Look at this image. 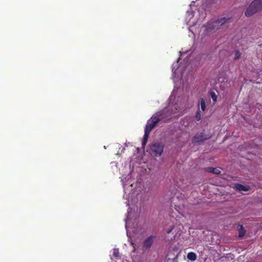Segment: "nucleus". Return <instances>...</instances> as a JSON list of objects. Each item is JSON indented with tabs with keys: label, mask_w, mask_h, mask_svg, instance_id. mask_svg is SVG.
<instances>
[{
	"label": "nucleus",
	"mask_w": 262,
	"mask_h": 262,
	"mask_svg": "<svg viewBox=\"0 0 262 262\" xmlns=\"http://www.w3.org/2000/svg\"><path fill=\"white\" fill-rule=\"evenodd\" d=\"M206 28L207 30L217 29L219 28L217 25L215 23V21L208 23Z\"/></svg>",
	"instance_id": "nucleus-6"
},
{
	"label": "nucleus",
	"mask_w": 262,
	"mask_h": 262,
	"mask_svg": "<svg viewBox=\"0 0 262 262\" xmlns=\"http://www.w3.org/2000/svg\"><path fill=\"white\" fill-rule=\"evenodd\" d=\"M201 108L203 111H204L206 108L205 101L203 98H202L200 101Z\"/></svg>",
	"instance_id": "nucleus-14"
},
{
	"label": "nucleus",
	"mask_w": 262,
	"mask_h": 262,
	"mask_svg": "<svg viewBox=\"0 0 262 262\" xmlns=\"http://www.w3.org/2000/svg\"><path fill=\"white\" fill-rule=\"evenodd\" d=\"M261 10L262 0H254L250 4L245 12V14L247 17H250Z\"/></svg>",
	"instance_id": "nucleus-2"
},
{
	"label": "nucleus",
	"mask_w": 262,
	"mask_h": 262,
	"mask_svg": "<svg viewBox=\"0 0 262 262\" xmlns=\"http://www.w3.org/2000/svg\"><path fill=\"white\" fill-rule=\"evenodd\" d=\"M210 96L214 102H215L217 101V96L213 91L210 92Z\"/></svg>",
	"instance_id": "nucleus-13"
},
{
	"label": "nucleus",
	"mask_w": 262,
	"mask_h": 262,
	"mask_svg": "<svg viewBox=\"0 0 262 262\" xmlns=\"http://www.w3.org/2000/svg\"><path fill=\"white\" fill-rule=\"evenodd\" d=\"M237 189H238L239 191H247L248 190L249 188L247 186H244L242 184H238L236 185V186Z\"/></svg>",
	"instance_id": "nucleus-12"
},
{
	"label": "nucleus",
	"mask_w": 262,
	"mask_h": 262,
	"mask_svg": "<svg viewBox=\"0 0 262 262\" xmlns=\"http://www.w3.org/2000/svg\"><path fill=\"white\" fill-rule=\"evenodd\" d=\"M241 54L239 51L237 50L235 52V56L234 58V60L238 59L241 57Z\"/></svg>",
	"instance_id": "nucleus-15"
},
{
	"label": "nucleus",
	"mask_w": 262,
	"mask_h": 262,
	"mask_svg": "<svg viewBox=\"0 0 262 262\" xmlns=\"http://www.w3.org/2000/svg\"><path fill=\"white\" fill-rule=\"evenodd\" d=\"M171 117V114L169 112L168 108H164L162 111L157 112L148 120L144 131L150 133L158 123L161 121L166 122L169 120Z\"/></svg>",
	"instance_id": "nucleus-1"
},
{
	"label": "nucleus",
	"mask_w": 262,
	"mask_h": 262,
	"mask_svg": "<svg viewBox=\"0 0 262 262\" xmlns=\"http://www.w3.org/2000/svg\"><path fill=\"white\" fill-rule=\"evenodd\" d=\"M228 18L223 17L216 20L215 23L218 26H221L224 24L228 20Z\"/></svg>",
	"instance_id": "nucleus-9"
},
{
	"label": "nucleus",
	"mask_w": 262,
	"mask_h": 262,
	"mask_svg": "<svg viewBox=\"0 0 262 262\" xmlns=\"http://www.w3.org/2000/svg\"><path fill=\"white\" fill-rule=\"evenodd\" d=\"M149 134L150 133L144 131V135L143 136V140L142 141V145L143 147H144L147 143Z\"/></svg>",
	"instance_id": "nucleus-10"
},
{
	"label": "nucleus",
	"mask_w": 262,
	"mask_h": 262,
	"mask_svg": "<svg viewBox=\"0 0 262 262\" xmlns=\"http://www.w3.org/2000/svg\"><path fill=\"white\" fill-rule=\"evenodd\" d=\"M173 228L174 227L172 226L171 227L170 229H168L167 231H166V232L167 234H169L171 232V231H172V230L173 229Z\"/></svg>",
	"instance_id": "nucleus-18"
},
{
	"label": "nucleus",
	"mask_w": 262,
	"mask_h": 262,
	"mask_svg": "<svg viewBox=\"0 0 262 262\" xmlns=\"http://www.w3.org/2000/svg\"><path fill=\"white\" fill-rule=\"evenodd\" d=\"M187 257L190 260L194 261L196 259V255L195 253L190 252L187 254Z\"/></svg>",
	"instance_id": "nucleus-11"
},
{
	"label": "nucleus",
	"mask_w": 262,
	"mask_h": 262,
	"mask_svg": "<svg viewBox=\"0 0 262 262\" xmlns=\"http://www.w3.org/2000/svg\"><path fill=\"white\" fill-rule=\"evenodd\" d=\"M201 115L199 112H197L196 114V118L198 121H199L201 119Z\"/></svg>",
	"instance_id": "nucleus-17"
},
{
	"label": "nucleus",
	"mask_w": 262,
	"mask_h": 262,
	"mask_svg": "<svg viewBox=\"0 0 262 262\" xmlns=\"http://www.w3.org/2000/svg\"><path fill=\"white\" fill-rule=\"evenodd\" d=\"M113 255L115 257H119L120 256L118 249H115L114 250Z\"/></svg>",
	"instance_id": "nucleus-16"
},
{
	"label": "nucleus",
	"mask_w": 262,
	"mask_h": 262,
	"mask_svg": "<svg viewBox=\"0 0 262 262\" xmlns=\"http://www.w3.org/2000/svg\"><path fill=\"white\" fill-rule=\"evenodd\" d=\"M156 237L155 235H150L144 240L142 247L143 251L149 250L150 249Z\"/></svg>",
	"instance_id": "nucleus-4"
},
{
	"label": "nucleus",
	"mask_w": 262,
	"mask_h": 262,
	"mask_svg": "<svg viewBox=\"0 0 262 262\" xmlns=\"http://www.w3.org/2000/svg\"><path fill=\"white\" fill-rule=\"evenodd\" d=\"M206 171L208 172H210L216 174H219L221 173V171L219 169L210 167L206 168Z\"/></svg>",
	"instance_id": "nucleus-8"
},
{
	"label": "nucleus",
	"mask_w": 262,
	"mask_h": 262,
	"mask_svg": "<svg viewBox=\"0 0 262 262\" xmlns=\"http://www.w3.org/2000/svg\"><path fill=\"white\" fill-rule=\"evenodd\" d=\"M210 138L209 136H205L203 133H197L194 137L192 142L194 143L203 142L204 140L208 139Z\"/></svg>",
	"instance_id": "nucleus-5"
},
{
	"label": "nucleus",
	"mask_w": 262,
	"mask_h": 262,
	"mask_svg": "<svg viewBox=\"0 0 262 262\" xmlns=\"http://www.w3.org/2000/svg\"><path fill=\"white\" fill-rule=\"evenodd\" d=\"M237 229L238 231V237H243L244 236L246 231L243 225H238L237 226Z\"/></svg>",
	"instance_id": "nucleus-7"
},
{
	"label": "nucleus",
	"mask_w": 262,
	"mask_h": 262,
	"mask_svg": "<svg viewBox=\"0 0 262 262\" xmlns=\"http://www.w3.org/2000/svg\"><path fill=\"white\" fill-rule=\"evenodd\" d=\"M164 145L159 142L152 143L150 150L156 156H160L163 151Z\"/></svg>",
	"instance_id": "nucleus-3"
}]
</instances>
